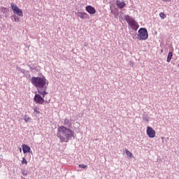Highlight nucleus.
<instances>
[{
    "instance_id": "obj_14",
    "label": "nucleus",
    "mask_w": 179,
    "mask_h": 179,
    "mask_svg": "<svg viewBox=\"0 0 179 179\" xmlns=\"http://www.w3.org/2000/svg\"><path fill=\"white\" fill-rule=\"evenodd\" d=\"M30 120H31L30 117H29L27 115H24V120L25 121V122H29Z\"/></svg>"
},
{
    "instance_id": "obj_10",
    "label": "nucleus",
    "mask_w": 179,
    "mask_h": 179,
    "mask_svg": "<svg viewBox=\"0 0 179 179\" xmlns=\"http://www.w3.org/2000/svg\"><path fill=\"white\" fill-rule=\"evenodd\" d=\"M22 152L24 154L30 153L31 150V148H30V146L26 144H22Z\"/></svg>"
},
{
    "instance_id": "obj_2",
    "label": "nucleus",
    "mask_w": 179,
    "mask_h": 179,
    "mask_svg": "<svg viewBox=\"0 0 179 179\" xmlns=\"http://www.w3.org/2000/svg\"><path fill=\"white\" fill-rule=\"evenodd\" d=\"M31 82L34 86L38 87L37 90L39 94H41L43 97L45 94H48L47 87H45V85H48V81L45 77H32Z\"/></svg>"
},
{
    "instance_id": "obj_19",
    "label": "nucleus",
    "mask_w": 179,
    "mask_h": 179,
    "mask_svg": "<svg viewBox=\"0 0 179 179\" xmlns=\"http://www.w3.org/2000/svg\"><path fill=\"white\" fill-rule=\"evenodd\" d=\"M79 167L80 169H87V165H85V164H80Z\"/></svg>"
},
{
    "instance_id": "obj_4",
    "label": "nucleus",
    "mask_w": 179,
    "mask_h": 179,
    "mask_svg": "<svg viewBox=\"0 0 179 179\" xmlns=\"http://www.w3.org/2000/svg\"><path fill=\"white\" fill-rule=\"evenodd\" d=\"M138 33V40H148L149 37V34H148V29H146L145 28H140Z\"/></svg>"
},
{
    "instance_id": "obj_24",
    "label": "nucleus",
    "mask_w": 179,
    "mask_h": 179,
    "mask_svg": "<svg viewBox=\"0 0 179 179\" xmlns=\"http://www.w3.org/2000/svg\"><path fill=\"white\" fill-rule=\"evenodd\" d=\"M0 17H1V15H0Z\"/></svg>"
},
{
    "instance_id": "obj_11",
    "label": "nucleus",
    "mask_w": 179,
    "mask_h": 179,
    "mask_svg": "<svg viewBox=\"0 0 179 179\" xmlns=\"http://www.w3.org/2000/svg\"><path fill=\"white\" fill-rule=\"evenodd\" d=\"M116 3L118 8H120V9H122V8H124V6H125V2L124 1H117Z\"/></svg>"
},
{
    "instance_id": "obj_21",
    "label": "nucleus",
    "mask_w": 179,
    "mask_h": 179,
    "mask_svg": "<svg viewBox=\"0 0 179 179\" xmlns=\"http://www.w3.org/2000/svg\"><path fill=\"white\" fill-rule=\"evenodd\" d=\"M163 2H170L171 0H162Z\"/></svg>"
},
{
    "instance_id": "obj_16",
    "label": "nucleus",
    "mask_w": 179,
    "mask_h": 179,
    "mask_svg": "<svg viewBox=\"0 0 179 179\" xmlns=\"http://www.w3.org/2000/svg\"><path fill=\"white\" fill-rule=\"evenodd\" d=\"M33 110L34 113H36V114H40V109L38 107H34Z\"/></svg>"
},
{
    "instance_id": "obj_5",
    "label": "nucleus",
    "mask_w": 179,
    "mask_h": 179,
    "mask_svg": "<svg viewBox=\"0 0 179 179\" xmlns=\"http://www.w3.org/2000/svg\"><path fill=\"white\" fill-rule=\"evenodd\" d=\"M44 97H45V96H41V94L38 93V94H36L34 98V101H35V103H36V104H41L43 105L45 103H49L50 101L47 100V99H44Z\"/></svg>"
},
{
    "instance_id": "obj_12",
    "label": "nucleus",
    "mask_w": 179,
    "mask_h": 179,
    "mask_svg": "<svg viewBox=\"0 0 179 179\" xmlns=\"http://www.w3.org/2000/svg\"><path fill=\"white\" fill-rule=\"evenodd\" d=\"M124 152L127 156V159H132L134 155L132 154V152H131V151H129L128 149H125Z\"/></svg>"
},
{
    "instance_id": "obj_15",
    "label": "nucleus",
    "mask_w": 179,
    "mask_h": 179,
    "mask_svg": "<svg viewBox=\"0 0 179 179\" xmlns=\"http://www.w3.org/2000/svg\"><path fill=\"white\" fill-rule=\"evenodd\" d=\"M159 17H161V19H166V17H167V16L166 15V14H164V13H159Z\"/></svg>"
},
{
    "instance_id": "obj_18",
    "label": "nucleus",
    "mask_w": 179,
    "mask_h": 179,
    "mask_svg": "<svg viewBox=\"0 0 179 179\" xmlns=\"http://www.w3.org/2000/svg\"><path fill=\"white\" fill-rule=\"evenodd\" d=\"M14 18V22H20V19L19 18V17L14 15L13 16Z\"/></svg>"
},
{
    "instance_id": "obj_23",
    "label": "nucleus",
    "mask_w": 179,
    "mask_h": 179,
    "mask_svg": "<svg viewBox=\"0 0 179 179\" xmlns=\"http://www.w3.org/2000/svg\"><path fill=\"white\" fill-rule=\"evenodd\" d=\"M64 124H66V120H65Z\"/></svg>"
},
{
    "instance_id": "obj_13",
    "label": "nucleus",
    "mask_w": 179,
    "mask_h": 179,
    "mask_svg": "<svg viewBox=\"0 0 179 179\" xmlns=\"http://www.w3.org/2000/svg\"><path fill=\"white\" fill-rule=\"evenodd\" d=\"M171 58H173V52H169V54H168L166 61L168 62H170L171 61Z\"/></svg>"
},
{
    "instance_id": "obj_22",
    "label": "nucleus",
    "mask_w": 179,
    "mask_h": 179,
    "mask_svg": "<svg viewBox=\"0 0 179 179\" xmlns=\"http://www.w3.org/2000/svg\"><path fill=\"white\" fill-rule=\"evenodd\" d=\"M20 152H22V148H20Z\"/></svg>"
},
{
    "instance_id": "obj_8",
    "label": "nucleus",
    "mask_w": 179,
    "mask_h": 179,
    "mask_svg": "<svg viewBox=\"0 0 179 179\" xmlns=\"http://www.w3.org/2000/svg\"><path fill=\"white\" fill-rule=\"evenodd\" d=\"M85 10L90 15H94L96 13V8L92 6H87L85 7Z\"/></svg>"
},
{
    "instance_id": "obj_1",
    "label": "nucleus",
    "mask_w": 179,
    "mask_h": 179,
    "mask_svg": "<svg viewBox=\"0 0 179 179\" xmlns=\"http://www.w3.org/2000/svg\"><path fill=\"white\" fill-rule=\"evenodd\" d=\"M57 136L62 143H68L72 138H75V131L66 126H60L57 128Z\"/></svg>"
},
{
    "instance_id": "obj_17",
    "label": "nucleus",
    "mask_w": 179,
    "mask_h": 179,
    "mask_svg": "<svg viewBox=\"0 0 179 179\" xmlns=\"http://www.w3.org/2000/svg\"><path fill=\"white\" fill-rule=\"evenodd\" d=\"M21 163L22 164H25V166H27V160L26 159V158L23 157Z\"/></svg>"
},
{
    "instance_id": "obj_20",
    "label": "nucleus",
    "mask_w": 179,
    "mask_h": 179,
    "mask_svg": "<svg viewBox=\"0 0 179 179\" xmlns=\"http://www.w3.org/2000/svg\"><path fill=\"white\" fill-rule=\"evenodd\" d=\"M22 176H27V173L22 171Z\"/></svg>"
},
{
    "instance_id": "obj_9",
    "label": "nucleus",
    "mask_w": 179,
    "mask_h": 179,
    "mask_svg": "<svg viewBox=\"0 0 179 179\" xmlns=\"http://www.w3.org/2000/svg\"><path fill=\"white\" fill-rule=\"evenodd\" d=\"M77 16L81 19H90V16H89V14H87V13H85V12H80V11H78L77 12Z\"/></svg>"
},
{
    "instance_id": "obj_7",
    "label": "nucleus",
    "mask_w": 179,
    "mask_h": 179,
    "mask_svg": "<svg viewBox=\"0 0 179 179\" xmlns=\"http://www.w3.org/2000/svg\"><path fill=\"white\" fill-rule=\"evenodd\" d=\"M147 135L148 138H155L156 137V131L153 129L150 126L147 127Z\"/></svg>"
},
{
    "instance_id": "obj_3",
    "label": "nucleus",
    "mask_w": 179,
    "mask_h": 179,
    "mask_svg": "<svg viewBox=\"0 0 179 179\" xmlns=\"http://www.w3.org/2000/svg\"><path fill=\"white\" fill-rule=\"evenodd\" d=\"M124 20L127 22V24L131 27V29H132V30L136 31L138 29H139V24H138V22H136L134 17L129 15H125Z\"/></svg>"
},
{
    "instance_id": "obj_6",
    "label": "nucleus",
    "mask_w": 179,
    "mask_h": 179,
    "mask_svg": "<svg viewBox=\"0 0 179 179\" xmlns=\"http://www.w3.org/2000/svg\"><path fill=\"white\" fill-rule=\"evenodd\" d=\"M10 6L15 15H17V16H23V11H22V10H20L17 6L15 5L13 3H11Z\"/></svg>"
}]
</instances>
